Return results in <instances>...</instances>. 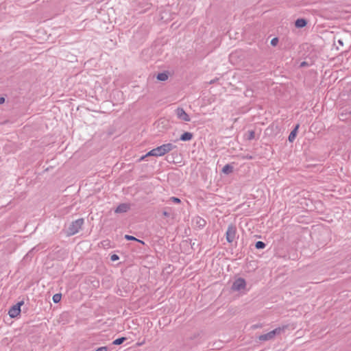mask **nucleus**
<instances>
[{
	"label": "nucleus",
	"mask_w": 351,
	"mask_h": 351,
	"mask_svg": "<svg viewBox=\"0 0 351 351\" xmlns=\"http://www.w3.org/2000/svg\"><path fill=\"white\" fill-rule=\"evenodd\" d=\"M176 148V146L172 143H169L163 144L160 146H158V147L150 150L146 154V156H156V157L162 156Z\"/></svg>",
	"instance_id": "f257e3e1"
},
{
	"label": "nucleus",
	"mask_w": 351,
	"mask_h": 351,
	"mask_svg": "<svg viewBox=\"0 0 351 351\" xmlns=\"http://www.w3.org/2000/svg\"><path fill=\"white\" fill-rule=\"evenodd\" d=\"M84 223L83 219H78L74 221H73L68 227L67 229V234L69 236L74 235L77 233L82 228V226Z\"/></svg>",
	"instance_id": "f03ea898"
},
{
	"label": "nucleus",
	"mask_w": 351,
	"mask_h": 351,
	"mask_svg": "<svg viewBox=\"0 0 351 351\" xmlns=\"http://www.w3.org/2000/svg\"><path fill=\"white\" fill-rule=\"evenodd\" d=\"M237 228L234 225L230 224L228 226L226 233V239L227 241L230 243H232L237 238Z\"/></svg>",
	"instance_id": "7ed1b4c3"
},
{
	"label": "nucleus",
	"mask_w": 351,
	"mask_h": 351,
	"mask_svg": "<svg viewBox=\"0 0 351 351\" xmlns=\"http://www.w3.org/2000/svg\"><path fill=\"white\" fill-rule=\"evenodd\" d=\"M24 304V301L21 300L13 305L8 311V315L11 318L16 317L21 313V307Z\"/></svg>",
	"instance_id": "20e7f679"
},
{
	"label": "nucleus",
	"mask_w": 351,
	"mask_h": 351,
	"mask_svg": "<svg viewBox=\"0 0 351 351\" xmlns=\"http://www.w3.org/2000/svg\"><path fill=\"white\" fill-rule=\"evenodd\" d=\"M175 114L177 118L182 121L189 122L191 118L182 108H178L175 110Z\"/></svg>",
	"instance_id": "39448f33"
},
{
	"label": "nucleus",
	"mask_w": 351,
	"mask_h": 351,
	"mask_svg": "<svg viewBox=\"0 0 351 351\" xmlns=\"http://www.w3.org/2000/svg\"><path fill=\"white\" fill-rule=\"evenodd\" d=\"M245 280L243 278H239L233 282L232 289L234 291H240L245 289Z\"/></svg>",
	"instance_id": "423d86ee"
},
{
	"label": "nucleus",
	"mask_w": 351,
	"mask_h": 351,
	"mask_svg": "<svg viewBox=\"0 0 351 351\" xmlns=\"http://www.w3.org/2000/svg\"><path fill=\"white\" fill-rule=\"evenodd\" d=\"M130 206L128 204H121L119 205L117 208L115 209L114 212L116 213H126L128 210H129Z\"/></svg>",
	"instance_id": "0eeeda50"
},
{
	"label": "nucleus",
	"mask_w": 351,
	"mask_h": 351,
	"mask_svg": "<svg viewBox=\"0 0 351 351\" xmlns=\"http://www.w3.org/2000/svg\"><path fill=\"white\" fill-rule=\"evenodd\" d=\"M274 338V336L273 335V333L271 331L266 334L261 335L258 337V339L261 341H269V340L273 339Z\"/></svg>",
	"instance_id": "6e6552de"
},
{
	"label": "nucleus",
	"mask_w": 351,
	"mask_h": 351,
	"mask_svg": "<svg viewBox=\"0 0 351 351\" xmlns=\"http://www.w3.org/2000/svg\"><path fill=\"white\" fill-rule=\"evenodd\" d=\"M193 135L192 133L186 132L180 136V139L182 141H189L193 138Z\"/></svg>",
	"instance_id": "1a4fd4ad"
},
{
	"label": "nucleus",
	"mask_w": 351,
	"mask_h": 351,
	"mask_svg": "<svg viewBox=\"0 0 351 351\" xmlns=\"http://www.w3.org/2000/svg\"><path fill=\"white\" fill-rule=\"evenodd\" d=\"M307 22L304 19H298L295 21V25L298 28H302L306 25Z\"/></svg>",
	"instance_id": "9d476101"
},
{
	"label": "nucleus",
	"mask_w": 351,
	"mask_h": 351,
	"mask_svg": "<svg viewBox=\"0 0 351 351\" xmlns=\"http://www.w3.org/2000/svg\"><path fill=\"white\" fill-rule=\"evenodd\" d=\"M298 128H299V125H297L295 126V128L289 134V141L290 142H293V141L295 140Z\"/></svg>",
	"instance_id": "9b49d317"
},
{
	"label": "nucleus",
	"mask_w": 351,
	"mask_h": 351,
	"mask_svg": "<svg viewBox=\"0 0 351 351\" xmlns=\"http://www.w3.org/2000/svg\"><path fill=\"white\" fill-rule=\"evenodd\" d=\"M34 249H32L31 251H29L26 256L24 257V261L25 262H31L32 261V256L34 255Z\"/></svg>",
	"instance_id": "f8f14e48"
},
{
	"label": "nucleus",
	"mask_w": 351,
	"mask_h": 351,
	"mask_svg": "<svg viewBox=\"0 0 351 351\" xmlns=\"http://www.w3.org/2000/svg\"><path fill=\"white\" fill-rule=\"evenodd\" d=\"M233 170V167L232 166H231L230 165H226L223 169H222V171L223 173H226V174H228L230 173H231Z\"/></svg>",
	"instance_id": "ddd939ff"
},
{
	"label": "nucleus",
	"mask_w": 351,
	"mask_h": 351,
	"mask_svg": "<svg viewBox=\"0 0 351 351\" xmlns=\"http://www.w3.org/2000/svg\"><path fill=\"white\" fill-rule=\"evenodd\" d=\"M287 326L278 327L271 330L273 335L275 337L276 335L280 334L281 332L284 331Z\"/></svg>",
	"instance_id": "4468645a"
},
{
	"label": "nucleus",
	"mask_w": 351,
	"mask_h": 351,
	"mask_svg": "<svg viewBox=\"0 0 351 351\" xmlns=\"http://www.w3.org/2000/svg\"><path fill=\"white\" fill-rule=\"evenodd\" d=\"M127 338L126 337H119L115 340L113 341L112 342V344L113 345H116V346H119V345H121L125 341H126Z\"/></svg>",
	"instance_id": "2eb2a0df"
},
{
	"label": "nucleus",
	"mask_w": 351,
	"mask_h": 351,
	"mask_svg": "<svg viewBox=\"0 0 351 351\" xmlns=\"http://www.w3.org/2000/svg\"><path fill=\"white\" fill-rule=\"evenodd\" d=\"M156 77L160 81H166L168 79V75L166 73H160L157 75Z\"/></svg>",
	"instance_id": "dca6fc26"
},
{
	"label": "nucleus",
	"mask_w": 351,
	"mask_h": 351,
	"mask_svg": "<svg viewBox=\"0 0 351 351\" xmlns=\"http://www.w3.org/2000/svg\"><path fill=\"white\" fill-rule=\"evenodd\" d=\"M61 298H62L61 293H56L53 295L52 300L54 303L57 304L61 300Z\"/></svg>",
	"instance_id": "f3484780"
},
{
	"label": "nucleus",
	"mask_w": 351,
	"mask_h": 351,
	"mask_svg": "<svg viewBox=\"0 0 351 351\" xmlns=\"http://www.w3.org/2000/svg\"><path fill=\"white\" fill-rule=\"evenodd\" d=\"M265 243L263 241H257L255 244V247L257 249H263L265 247Z\"/></svg>",
	"instance_id": "a211bd4d"
},
{
	"label": "nucleus",
	"mask_w": 351,
	"mask_h": 351,
	"mask_svg": "<svg viewBox=\"0 0 351 351\" xmlns=\"http://www.w3.org/2000/svg\"><path fill=\"white\" fill-rule=\"evenodd\" d=\"M255 136V132L252 130L250 131L249 132V136H248V139L249 140H252L254 138Z\"/></svg>",
	"instance_id": "6ab92c4d"
},
{
	"label": "nucleus",
	"mask_w": 351,
	"mask_h": 351,
	"mask_svg": "<svg viewBox=\"0 0 351 351\" xmlns=\"http://www.w3.org/2000/svg\"><path fill=\"white\" fill-rule=\"evenodd\" d=\"M170 200L172 201L174 203H176V204H178L180 202V199L178 197H171L170 198Z\"/></svg>",
	"instance_id": "aec40b11"
},
{
	"label": "nucleus",
	"mask_w": 351,
	"mask_h": 351,
	"mask_svg": "<svg viewBox=\"0 0 351 351\" xmlns=\"http://www.w3.org/2000/svg\"><path fill=\"white\" fill-rule=\"evenodd\" d=\"M278 43V39L277 38H274L271 40V45L272 46H276Z\"/></svg>",
	"instance_id": "412c9836"
},
{
	"label": "nucleus",
	"mask_w": 351,
	"mask_h": 351,
	"mask_svg": "<svg viewBox=\"0 0 351 351\" xmlns=\"http://www.w3.org/2000/svg\"><path fill=\"white\" fill-rule=\"evenodd\" d=\"M163 270L166 271L167 273H171L172 272L173 269L171 268V265H169L168 267H166Z\"/></svg>",
	"instance_id": "4be33fe9"
},
{
	"label": "nucleus",
	"mask_w": 351,
	"mask_h": 351,
	"mask_svg": "<svg viewBox=\"0 0 351 351\" xmlns=\"http://www.w3.org/2000/svg\"><path fill=\"white\" fill-rule=\"evenodd\" d=\"M110 260L112 261H116L119 260V256L117 254H112L110 256Z\"/></svg>",
	"instance_id": "5701e85b"
},
{
	"label": "nucleus",
	"mask_w": 351,
	"mask_h": 351,
	"mask_svg": "<svg viewBox=\"0 0 351 351\" xmlns=\"http://www.w3.org/2000/svg\"><path fill=\"white\" fill-rule=\"evenodd\" d=\"M95 351H108V348L106 346H102L98 348Z\"/></svg>",
	"instance_id": "b1692460"
},
{
	"label": "nucleus",
	"mask_w": 351,
	"mask_h": 351,
	"mask_svg": "<svg viewBox=\"0 0 351 351\" xmlns=\"http://www.w3.org/2000/svg\"><path fill=\"white\" fill-rule=\"evenodd\" d=\"M125 237L126 239L130 240V241H132V240L137 241V239L135 237H134L133 236L125 235Z\"/></svg>",
	"instance_id": "393cba45"
},
{
	"label": "nucleus",
	"mask_w": 351,
	"mask_h": 351,
	"mask_svg": "<svg viewBox=\"0 0 351 351\" xmlns=\"http://www.w3.org/2000/svg\"><path fill=\"white\" fill-rule=\"evenodd\" d=\"M163 215L165 216V217H169V213L167 211H164L162 213Z\"/></svg>",
	"instance_id": "a878e982"
},
{
	"label": "nucleus",
	"mask_w": 351,
	"mask_h": 351,
	"mask_svg": "<svg viewBox=\"0 0 351 351\" xmlns=\"http://www.w3.org/2000/svg\"><path fill=\"white\" fill-rule=\"evenodd\" d=\"M5 101V99L3 97H0V104H3Z\"/></svg>",
	"instance_id": "bb28decb"
},
{
	"label": "nucleus",
	"mask_w": 351,
	"mask_h": 351,
	"mask_svg": "<svg viewBox=\"0 0 351 351\" xmlns=\"http://www.w3.org/2000/svg\"><path fill=\"white\" fill-rule=\"evenodd\" d=\"M199 220L202 222V223H200V226H204L205 224V221L202 219H199Z\"/></svg>",
	"instance_id": "cd10ccee"
},
{
	"label": "nucleus",
	"mask_w": 351,
	"mask_h": 351,
	"mask_svg": "<svg viewBox=\"0 0 351 351\" xmlns=\"http://www.w3.org/2000/svg\"><path fill=\"white\" fill-rule=\"evenodd\" d=\"M147 156H146V154L145 156H143L142 157H141L140 158V160H143Z\"/></svg>",
	"instance_id": "c85d7f7f"
},
{
	"label": "nucleus",
	"mask_w": 351,
	"mask_h": 351,
	"mask_svg": "<svg viewBox=\"0 0 351 351\" xmlns=\"http://www.w3.org/2000/svg\"><path fill=\"white\" fill-rule=\"evenodd\" d=\"M339 43L341 45H343V42L341 40H339Z\"/></svg>",
	"instance_id": "c756f323"
},
{
	"label": "nucleus",
	"mask_w": 351,
	"mask_h": 351,
	"mask_svg": "<svg viewBox=\"0 0 351 351\" xmlns=\"http://www.w3.org/2000/svg\"><path fill=\"white\" fill-rule=\"evenodd\" d=\"M301 65L302 66H305V63L304 62H302Z\"/></svg>",
	"instance_id": "7c9ffc66"
},
{
	"label": "nucleus",
	"mask_w": 351,
	"mask_h": 351,
	"mask_svg": "<svg viewBox=\"0 0 351 351\" xmlns=\"http://www.w3.org/2000/svg\"><path fill=\"white\" fill-rule=\"evenodd\" d=\"M301 65L302 66H305V63L304 62H302Z\"/></svg>",
	"instance_id": "2f4dec72"
},
{
	"label": "nucleus",
	"mask_w": 351,
	"mask_h": 351,
	"mask_svg": "<svg viewBox=\"0 0 351 351\" xmlns=\"http://www.w3.org/2000/svg\"><path fill=\"white\" fill-rule=\"evenodd\" d=\"M350 113H351V111H350Z\"/></svg>",
	"instance_id": "473e14b6"
}]
</instances>
